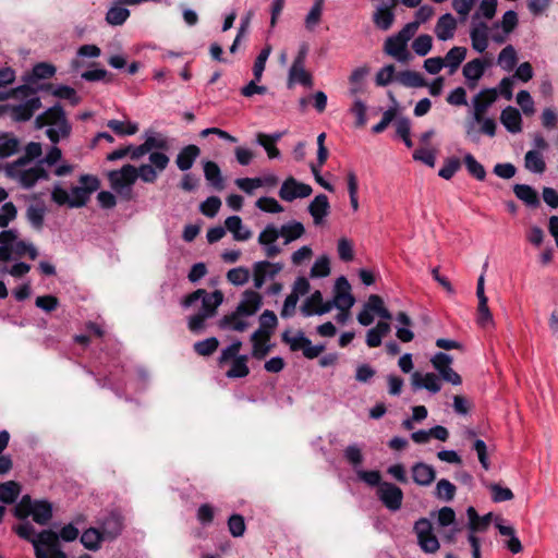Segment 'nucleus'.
Listing matches in <instances>:
<instances>
[{
	"instance_id": "1",
	"label": "nucleus",
	"mask_w": 558,
	"mask_h": 558,
	"mask_svg": "<svg viewBox=\"0 0 558 558\" xmlns=\"http://www.w3.org/2000/svg\"><path fill=\"white\" fill-rule=\"evenodd\" d=\"M45 126L48 128L46 135L52 144H58L60 140L69 137L72 130L71 123L59 104L48 108L35 119L36 129Z\"/></svg>"
},
{
	"instance_id": "2",
	"label": "nucleus",
	"mask_w": 558,
	"mask_h": 558,
	"mask_svg": "<svg viewBox=\"0 0 558 558\" xmlns=\"http://www.w3.org/2000/svg\"><path fill=\"white\" fill-rule=\"evenodd\" d=\"M25 166H14V162L8 163L5 173L9 178L16 180L23 189H32L39 180H48L49 174L40 163L34 167L23 169Z\"/></svg>"
},
{
	"instance_id": "3",
	"label": "nucleus",
	"mask_w": 558,
	"mask_h": 558,
	"mask_svg": "<svg viewBox=\"0 0 558 558\" xmlns=\"http://www.w3.org/2000/svg\"><path fill=\"white\" fill-rule=\"evenodd\" d=\"M108 178L116 193L131 199L132 186L137 179V169L134 166L125 165L120 170L109 172Z\"/></svg>"
},
{
	"instance_id": "4",
	"label": "nucleus",
	"mask_w": 558,
	"mask_h": 558,
	"mask_svg": "<svg viewBox=\"0 0 558 558\" xmlns=\"http://www.w3.org/2000/svg\"><path fill=\"white\" fill-rule=\"evenodd\" d=\"M198 300H202V308L199 312L206 314L208 317H211L216 314L217 308L222 303L223 294L220 290L208 293L204 289H197L184 298L182 305L184 307H189Z\"/></svg>"
},
{
	"instance_id": "5",
	"label": "nucleus",
	"mask_w": 558,
	"mask_h": 558,
	"mask_svg": "<svg viewBox=\"0 0 558 558\" xmlns=\"http://www.w3.org/2000/svg\"><path fill=\"white\" fill-rule=\"evenodd\" d=\"M308 48L303 44L296 57L294 58L292 65L289 70L288 82L289 86L293 84H301L305 87H310L313 84L312 74L305 70V61L307 57Z\"/></svg>"
},
{
	"instance_id": "6",
	"label": "nucleus",
	"mask_w": 558,
	"mask_h": 558,
	"mask_svg": "<svg viewBox=\"0 0 558 558\" xmlns=\"http://www.w3.org/2000/svg\"><path fill=\"white\" fill-rule=\"evenodd\" d=\"M15 533L28 542H31L35 549L36 558H49L50 551L44 543L43 535L45 533H54L51 530H44L36 534L34 526L29 522H24L15 527Z\"/></svg>"
},
{
	"instance_id": "7",
	"label": "nucleus",
	"mask_w": 558,
	"mask_h": 558,
	"mask_svg": "<svg viewBox=\"0 0 558 558\" xmlns=\"http://www.w3.org/2000/svg\"><path fill=\"white\" fill-rule=\"evenodd\" d=\"M82 186H74L70 193V207L80 208L86 205L89 196L99 187V181L93 175H82L80 179Z\"/></svg>"
},
{
	"instance_id": "8",
	"label": "nucleus",
	"mask_w": 558,
	"mask_h": 558,
	"mask_svg": "<svg viewBox=\"0 0 558 558\" xmlns=\"http://www.w3.org/2000/svg\"><path fill=\"white\" fill-rule=\"evenodd\" d=\"M414 532L421 549L427 554H434L439 549V542L433 533V526L428 519L421 518L414 524Z\"/></svg>"
},
{
	"instance_id": "9",
	"label": "nucleus",
	"mask_w": 558,
	"mask_h": 558,
	"mask_svg": "<svg viewBox=\"0 0 558 558\" xmlns=\"http://www.w3.org/2000/svg\"><path fill=\"white\" fill-rule=\"evenodd\" d=\"M377 497L383 505L390 511L396 512L401 509L403 501V492L397 485L384 482L377 488Z\"/></svg>"
},
{
	"instance_id": "10",
	"label": "nucleus",
	"mask_w": 558,
	"mask_h": 558,
	"mask_svg": "<svg viewBox=\"0 0 558 558\" xmlns=\"http://www.w3.org/2000/svg\"><path fill=\"white\" fill-rule=\"evenodd\" d=\"M355 300L351 294V287L347 278L341 276L336 281V292L332 301H327L331 305V310L337 307L342 312H349Z\"/></svg>"
},
{
	"instance_id": "11",
	"label": "nucleus",
	"mask_w": 558,
	"mask_h": 558,
	"mask_svg": "<svg viewBox=\"0 0 558 558\" xmlns=\"http://www.w3.org/2000/svg\"><path fill=\"white\" fill-rule=\"evenodd\" d=\"M312 186L296 181L293 177L286 179L279 190V197L284 202L305 198L312 194Z\"/></svg>"
},
{
	"instance_id": "12",
	"label": "nucleus",
	"mask_w": 558,
	"mask_h": 558,
	"mask_svg": "<svg viewBox=\"0 0 558 558\" xmlns=\"http://www.w3.org/2000/svg\"><path fill=\"white\" fill-rule=\"evenodd\" d=\"M497 98V88H484L476 94L472 99L473 121H480Z\"/></svg>"
},
{
	"instance_id": "13",
	"label": "nucleus",
	"mask_w": 558,
	"mask_h": 558,
	"mask_svg": "<svg viewBox=\"0 0 558 558\" xmlns=\"http://www.w3.org/2000/svg\"><path fill=\"white\" fill-rule=\"evenodd\" d=\"M484 275L482 274L480 278L477 279V286H476V296L478 299V306H477V324L486 328L488 326L494 325V319L492 312L488 307V299L485 295L484 291Z\"/></svg>"
},
{
	"instance_id": "14",
	"label": "nucleus",
	"mask_w": 558,
	"mask_h": 558,
	"mask_svg": "<svg viewBox=\"0 0 558 558\" xmlns=\"http://www.w3.org/2000/svg\"><path fill=\"white\" fill-rule=\"evenodd\" d=\"M41 108V100L38 96H34L26 101L8 106V109L11 111V118L15 122H26L29 121L35 111Z\"/></svg>"
},
{
	"instance_id": "15",
	"label": "nucleus",
	"mask_w": 558,
	"mask_h": 558,
	"mask_svg": "<svg viewBox=\"0 0 558 558\" xmlns=\"http://www.w3.org/2000/svg\"><path fill=\"white\" fill-rule=\"evenodd\" d=\"M282 269L281 264L270 263L268 260L256 262L253 265V280L254 287L260 289L267 277L274 278Z\"/></svg>"
},
{
	"instance_id": "16",
	"label": "nucleus",
	"mask_w": 558,
	"mask_h": 558,
	"mask_svg": "<svg viewBox=\"0 0 558 558\" xmlns=\"http://www.w3.org/2000/svg\"><path fill=\"white\" fill-rule=\"evenodd\" d=\"M331 311V305L323 301V294L316 290L302 304L301 313L305 317L323 315Z\"/></svg>"
},
{
	"instance_id": "17",
	"label": "nucleus",
	"mask_w": 558,
	"mask_h": 558,
	"mask_svg": "<svg viewBox=\"0 0 558 558\" xmlns=\"http://www.w3.org/2000/svg\"><path fill=\"white\" fill-rule=\"evenodd\" d=\"M262 295L253 290H246L242 294V299L236 306L238 313H242L245 316L254 315L262 306Z\"/></svg>"
},
{
	"instance_id": "18",
	"label": "nucleus",
	"mask_w": 558,
	"mask_h": 558,
	"mask_svg": "<svg viewBox=\"0 0 558 558\" xmlns=\"http://www.w3.org/2000/svg\"><path fill=\"white\" fill-rule=\"evenodd\" d=\"M246 317L247 316H245L244 314L238 313V310L235 308L232 313L225 315L218 322V327L221 330L243 332L250 326L248 322L246 320Z\"/></svg>"
},
{
	"instance_id": "19",
	"label": "nucleus",
	"mask_w": 558,
	"mask_h": 558,
	"mask_svg": "<svg viewBox=\"0 0 558 558\" xmlns=\"http://www.w3.org/2000/svg\"><path fill=\"white\" fill-rule=\"evenodd\" d=\"M407 45L408 43L396 34L385 41V51L396 60L407 62L410 57Z\"/></svg>"
},
{
	"instance_id": "20",
	"label": "nucleus",
	"mask_w": 558,
	"mask_h": 558,
	"mask_svg": "<svg viewBox=\"0 0 558 558\" xmlns=\"http://www.w3.org/2000/svg\"><path fill=\"white\" fill-rule=\"evenodd\" d=\"M123 530V519L117 512L108 514L100 524V531L106 539L117 538Z\"/></svg>"
},
{
	"instance_id": "21",
	"label": "nucleus",
	"mask_w": 558,
	"mask_h": 558,
	"mask_svg": "<svg viewBox=\"0 0 558 558\" xmlns=\"http://www.w3.org/2000/svg\"><path fill=\"white\" fill-rule=\"evenodd\" d=\"M413 482L420 486H429L436 478L435 469L424 462H416L411 468Z\"/></svg>"
},
{
	"instance_id": "22",
	"label": "nucleus",
	"mask_w": 558,
	"mask_h": 558,
	"mask_svg": "<svg viewBox=\"0 0 558 558\" xmlns=\"http://www.w3.org/2000/svg\"><path fill=\"white\" fill-rule=\"evenodd\" d=\"M330 209L328 197L325 194H318L308 205V213L313 217L314 223L319 226L328 216Z\"/></svg>"
},
{
	"instance_id": "23",
	"label": "nucleus",
	"mask_w": 558,
	"mask_h": 558,
	"mask_svg": "<svg viewBox=\"0 0 558 558\" xmlns=\"http://www.w3.org/2000/svg\"><path fill=\"white\" fill-rule=\"evenodd\" d=\"M472 48L477 52H484L488 47V26L485 22H473L470 31Z\"/></svg>"
},
{
	"instance_id": "24",
	"label": "nucleus",
	"mask_w": 558,
	"mask_h": 558,
	"mask_svg": "<svg viewBox=\"0 0 558 558\" xmlns=\"http://www.w3.org/2000/svg\"><path fill=\"white\" fill-rule=\"evenodd\" d=\"M500 122L510 133L515 134L522 131L521 113L512 106H508L501 111Z\"/></svg>"
},
{
	"instance_id": "25",
	"label": "nucleus",
	"mask_w": 558,
	"mask_h": 558,
	"mask_svg": "<svg viewBox=\"0 0 558 558\" xmlns=\"http://www.w3.org/2000/svg\"><path fill=\"white\" fill-rule=\"evenodd\" d=\"M201 155V149L194 144L184 146L177 155L175 165L181 171L190 170Z\"/></svg>"
},
{
	"instance_id": "26",
	"label": "nucleus",
	"mask_w": 558,
	"mask_h": 558,
	"mask_svg": "<svg viewBox=\"0 0 558 558\" xmlns=\"http://www.w3.org/2000/svg\"><path fill=\"white\" fill-rule=\"evenodd\" d=\"M412 386L414 389L425 388L432 393H437L441 389L440 380L434 373H426L422 376L418 372H415L412 375Z\"/></svg>"
},
{
	"instance_id": "27",
	"label": "nucleus",
	"mask_w": 558,
	"mask_h": 558,
	"mask_svg": "<svg viewBox=\"0 0 558 558\" xmlns=\"http://www.w3.org/2000/svg\"><path fill=\"white\" fill-rule=\"evenodd\" d=\"M456 28V19L450 13H446L438 19L435 26V34L439 40L446 41L454 36Z\"/></svg>"
},
{
	"instance_id": "28",
	"label": "nucleus",
	"mask_w": 558,
	"mask_h": 558,
	"mask_svg": "<svg viewBox=\"0 0 558 558\" xmlns=\"http://www.w3.org/2000/svg\"><path fill=\"white\" fill-rule=\"evenodd\" d=\"M57 69L53 64L39 62L35 64L32 71L23 76L24 82L37 84L40 80H48L54 76Z\"/></svg>"
},
{
	"instance_id": "29",
	"label": "nucleus",
	"mask_w": 558,
	"mask_h": 558,
	"mask_svg": "<svg viewBox=\"0 0 558 558\" xmlns=\"http://www.w3.org/2000/svg\"><path fill=\"white\" fill-rule=\"evenodd\" d=\"M462 72L468 86L473 89L485 72V63L481 59L471 60L464 64Z\"/></svg>"
},
{
	"instance_id": "30",
	"label": "nucleus",
	"mask_w": 558,
	"mask_h": 558,
	"mask_svg": "<svg viewBox=\"0 0 558 558\" xmlns=\"http://www.w3.org/2000/svg\"><path fill=\"white\" fill-rule=\"evenodd\" d=\"M20 140L10 132H0V159L9 158L20 150Z\"/></svg>"
},
{
	"instance_id": "31",
	"label": "nucleus",
	"mask_w": 558,
	"mask_h": 558,
	"mask_svg": "<svg viewBox=\"0 0 558 558\" xmlns=\"http://www.w3.org/2000/svg\"><path fill=\"white\" fill-rule=\"evenodd\" d=\"M52 87L51 84H43L36 86L35 83L24 82L23 85L14 87L10 90V98L29 99L31 96L36 95L39 90H49Z\"/></svg>"
},
{
	"instance_id": "32",
	"label": "nucleus",
	"mask_w": 558,
	"mask_h": 558,
	"mask_svg": "<svg viewBox=\"0 0 558 558\" xmlns=\"http://www.w3.org/2000/svg\"><path fill=\"white\" fill-rule=\"evenodd\" d=\"M17 239L15 229H8L0 232V260L8 262L11 259L12 245Z\"/></svg>"
},
{
	"instance_id": "33",
	"label": "nucleus",
	"mask_w": 558,
	"mask_h": 558,
	"mask_svg": "<svg viewBox=\"0 0 558 558\" xmlns=\"http://www.w3.org/2000/svg\"><path fill=\"white\" fill-rule=\"evenodd\" d=\"M466 513L469 518L470 533L475 535V532H485L488 529L492 513L480 517L473 507H469Z\"/></svg>"
},
{
	"instance_id": "34",
	"label": "nucleus",
	"mask_w": 558,
	"mask_h": 558,
	"mask_svg": "<svg viewBox=\"0 0 558 558\" xmlns=\"http://www.w3.org/2000/svg\"><path fill=\"white\" fill-rule=\"evenodd\" d=\"M104 534L99 529L89 527L81 535L82 545L88 550H98L101 547V542L105 541Z\"/></svg>"
},
{
	"instance_id": "35",
	"label": "nucleus",
	"mask_w": 558,
	"mask_h": 558,
	"mask_svg": "<svg viewBox=\"0 0 558 558\" xmlns=\"http://www.w3.org/2000/svg\"><path fill=\"white\" fill-rule=\"evenodd\" d=\"M390 331V325L387 322H378L377 325L366 333V344L369 348H377L381 344L383 338Z\"/></svg>"
},
{
	"instance_id": "36",
	"label": "nucleus",
	"mask_w": 558,
	"mask_h": 558,
	"mask_svg": "<svg viewBox=\"0 0 558 558\" xmlns=\"http://www.w3.org/2000/svg\"><path fill=\"white\" fill-rule=\"evenodd\" d=\"M226 229L233 234L236 241H246L252 233L248 229L243 228L242 219L239 216H230L225 221Z\"/></svg>"
},
{
	"instance_id": "37",
	"label": "nucleus",
	"mask_w": 558,
	"mask_h": 558,
	"mask_svg": "<svg viewBox=\"0 0 558 558\" xmlns=\"http://www.w3.org/2000/svg\"><path fill=\"white\" fill-rule=\"evenodd\" d=\"M515 196L530 207H537L539 198L536 191L527 184H515L513 186Z\"/></svg>"
},
{
	"instance_id": "38",
	"label": "nucleus",
	"mask_w": 558,
	"mask_h": 558,
	"mask_svg": "<svg viewBox=\"0 0 558 558\" xmlns=\"http://www.w3.org/2000/svg\"><path fill=\"white\" fill-rule=\"evenodd\" d=\"M278 325L276 314L270 310H265L259 316V328L256 331H260L266 340H270V337Z\"/></svg>"
},
{
	"instance_id": "39",
	"label": "nucleus",
	"mask_w": 558,
	"mask_h": 558,
	"mask_svg": "<svg viewBox=\"0 0 558 558\" xmlns=\"http://www.w3.org/2000/svg\"><path fill=\"white\" fill-rule=\"evenodd\" d=\"M123 5L124 4H120L119 0H117L114 4L107 11L106 21L108 24L119 26L128 20L130 16V11Z\"/></svg>"
},
{
	"instance_id": "40",
	"label": "nucleus",
	"mask_w": 558,
	"mask_h": 558,
	"mask_svg": "<svg viewBox=\"0 0 558 558\" xmlns=\"http://www.w3.org/2000/svg\"><path fill=\"white\" fill-rule=\"evenodd\" d=\"M280 236L284 239V244H289L294 240L300 239L305 233L303 223L299 221H291L282 225L279 229Z\"/></svg>"
},
{
	"instance_id": "41",
	"label": "nucleus",
	"mask_w": 558,
	"mask_h": 558,
	"mask_svg": "<svg viewBox=\"0 0 558 558\" xmlns=\"http://www.w3.org/2000/svg\"><path fill=\"white\" fill-rule=\"evenodd\" d=\"M396 319L400 325H402V327L397 328V338L402 342L412 341L414 339V332L409 328L412 325L410 316L405 312H399Z\"/></svg>"
},
{
	"instance_id": "42",
	"label": "nucleus",
	"mask_w": 558,
	"mask_h": 558,
	"mask_svg": "<svg viewBox=\"0 0 558 558\" xmlns=\"http://www.w3.org/2000/svg\"><path fill=\"white\" fill-rule=\"evenodd\" d=\"M205 179L217 190L223 189V179L219 166L215 161L204 162Z\"/></svg>"
},
{
	"instance_id": "43",
	"label": "nucleus",
	"mask_w": 558,
	"mask_h": 558,
	"mask_svg": "<svg viewBox=\"0 0 558 558\" xmlns=\"http://www.w3.org/2000/svg\"><path fill=\"white\" fill-rule=\"evenodd\" d=\"M253 344L252 356L256 360H263L270 351L269 340L260 335V331H254L251 336Z\"/></svg>"
},
{
	"instance_id": "44",
	"label": "nucleus",
	"mask_w": 558,
	"mask_h": 558,
	"mask_svg": "<svg viewBox=\"0 0 558 558\" xmlns=\"http://www.w3.org/2000/svg\"><path fill=\"white\" fill-rule=\"evenodd\" d=\"M248 356L242 354L235 357L230 368L227 371L226 376L228 378H243L250 374V368L247 366Z\"/></svg>"
},
{
	"instance_id": "45",
	"label": "nucleus",
	"mask_w": 558,
	"mask_h": 558,
	"mask_svg": "<svg viewBox=\"0 0 558 558\" xmlns=\"http://www.w3.org/2000/svg\"><path fill=\"white\" fill-rule=\"evenodd\" d=\"M496 526L502 536L509 537V539L506 542V547L508 550H510L512 554L521 553L523 547L521 541L515 535L514 529L510 525L504 524H497Z\"/></svg>"
},
{
	"instance_id": "46",
	"label": "nucleus",
	"mask_w": 558,
	"mask_h": 558,
	"mask_svg": "<svg viewBox=\"0 0 558 558\" xmlns=\"http://www.w3.org/2000/svg\"><path fill=\"white\" fill-rule=\"evenodd\" d=\"M33 520L38 524H47L52 517V507L48 501H35L32 512Z\"/></svg>"
},
{
	"instance_id": "47",
	"label": "nucleus",
	"mask_w": 558,
	"mask_h": 558,
	"mask_svg": "<svg viewBox=\"0 0 558 558\" xmlns=\"http://www.w3.org/2000/svg\"><path fill=\"white\" fill-rule=\"evenodd\" d=\"M21 493V486L14 481L0 484V501L3 504H13Z\"/></svg>"
},
{
	"instance_id": "48",
	"label": "nucleus",
	"mask_w": 558,
	"mask_h": 558,
	"mask_svg": "<svg viewBox=\"0 0 558 558\" xmlns=\"http://www.w3.org/2000/svg\"><path fill=\"white\" fill-rule=\"evenodd\" d=\"M43 148L41 144L37 142H31L26 145L24 155L14 160V166H27L34 159L41 156Z\"/></svg>"
},
{
	"instance_id": "49",
	"label": "nucleus",
	"mask_w": 558,
	"mask_h": 558,
	"mask_svg": "<svg viewBox=\"0 0 558 558\" xmlns=\"http://www.w3.org/2000/svg\"><path fill=\"white\" fill-rule=\"evenodd\" d=\"M525 168L533 173H543L546 169V163L537 150H529L524 157Z\"/></svg>"
},
{
	"instance_id": "50",
	"label": "nucleus",
	"mask_w": 558,
	"mask_h": 558,
	"mask_svg": "<svg viewBox=\"0 0 558 558\" xmlns=\"http://www.w3.org/2000/svg\"><path fill=\"white\" fill-rule=\"evenodd\" d=\"M466 56V48L464 47H453L451 48L446 57H445V65L449 66L450 72L453 73L458 70L460 64L463 62Z\"/></svg>"
},
{
	"instance_id": "51",
	"label": "nucleus",
	"mask_w": 558,
	"mask_h": 558,
	"mask_svg": "<svg viewBox=\"0 0 558 558\" xmlns=\"http://www.w3.org/2000/svg\"><path fill=\"white\" fill-rule=\"evenodd\" d=\"M282 341L289 344L290 350L293 352H303L305 345H308L311 343V340L307 337H305V335L302 331H299L295 336H291L289 331H284L282 333Z\"/></svg>"
},
{
	"instance_id": "52",
	"label": "nucleus",
	"mask_w": 558,
	"mask_h": 558,
	"mask_svg": "<svg viewBox=\"0 0 558 558\" xmlns=\"http://www.w3.org/2000/svg\"><path fill=\"white\" fill-rule=\"evenodd\" d=\"M107 126L119 136L133 135L138 131V125L134 122H123L119 120H109Z\"/></svg>"
},
{
	"instance_id": "53",
	"label": "nucleus",
	"mask_w": 558,
	"mask_h": 558,
	"mask_svg": "<svg viewBox=\"0 0 558 558\" xmlns=\"http://www.w3.org/2000/svg\"><path fill=\"white\" fill-rule=\"evenodd\" d=\"M393 20L395 15L391 11V8L389 7L379 8L374 13V23L378 28L383 31L389 29L393 23Z\"/></svg>"
},
{
	"instance_id": "54",
	"label": "nucleus",
	"mask_w": 558,
	"mask_h": 558,
	"mask_svg": "<svg viewBox=\"0 0 558 558\" xmlns=\"http://www.w3.org/2000/svg\"><path fill=\"white\" fill-rule=\"evenodd\" d=\"M517 51L513 48V46L508 45L506 46L498 56V64L505 70V71H511L515 63H517Z\"/></svg>"
},
{
	"instance_id": "55",
	"label": "nucleus",
	"mask_w": 558,
	"mask_h": 558,
	"mask_svg": "<svg viewBox=\"0 0 558 558\" xmlns=\"http://www.w3.org/2000/svg\"><path fill=\"white\" fill-rule=\"evenodd\" d=\"M464 165L468 172L478 181H484L486 171L482 163H480L472 154L464 156Z\"/></svg>"
},
{
	"instance_id": "56",
	"label": "nucleus",
	"mask_w": 558,
	"mask_h": 558,
	"mask_svg": "<svg viewBox=\"0 0 558 558\" xmlns=\"http://www.w3.org/2000/svg\"><path fill=\"white\" fill-rule=\"evenodd\" d=\"M456 486L448 480L441 478L436 484L435 496L438 499L450 501L454 498Z\"/></svg>"
},
{
	"instance_id": "57",
	"label": "nucleus",
	"mask_w": 558,
	"mask_h": 558,
	"mask_svg": "<svg viewBox=\"0 0 558 558\" xmlns=\"http://www.w3.org/2000/svg\"><path fill=\"white\" fill-rule=\"evenodd\" d=\"M45 213L46 208L43 204L31 205L26 210V217L34 228L40 229L44 225Z\"/></svg>"
},
{
	"instance_id": "58",
	"label": "nucleus",
	"mask_w": 558,
	"mask_h": 558,
	"mask_svg": "<svg viewBox=\"0 0 558 558\" xmlns=\"http://www.w3.org/2000/svg\"><path fill=\"white\" fill-rule=\"evenodd\" d=\"M324 8V0H315L310 12L305 17V26L307 29H314L320 22Z\"/></svg>"
},
{
	"instance_id": "59",
	"label": "nucleus",
	"mask_w": 558,
	"mask_h": 558,
	"mask_svg": "<svg viewBox=\"0 0 558 558\" xmlns=\"http://www.w3.org/2000/svg\"><path fill=\"white\" fill-rule=\"evenodd\" d=\"M219 347V341L216 337H210L194 343V351L201 356L211 355Z\"/></svg>"
},
{
	"instance_id": "60",
	"label": "nucleus",
	"mask_w": 558,
	"mask_h": 558,
	"mask_svg": "<svg viewBox=\"0 0 558 558\" xmlns=\"http://www.w3.org/2000/svg\"><path fill=\"white\" fill-rule=\"evenodd\" d=\"M51 94L61 99L70 100V102L75 106L80 102V97L76 94V90L68 85H57L56 87H51Z\"/></svg>"
},
{
	"instance_id": "61",
	"label": "nucleus",
	"mask_w": 558,
	"mask_h": 558,
	"mask_svg": "<svg viewBox=\"0 0 558 558\" xmlns=\"http://www.w3.org/2000/svg\"><path fill=\"white\" fill-rule=\"evenodd\" d=\"M518 25V14L515 11L509 10L504 13L501 22L495 23L492 27L493 31L502 28L504 33L510 34Z\"/></svg>"
},
{
	"instance_id": "62",
	"label": "nucleus",
	"mask_w": 558,
	"mask_h": 558,
	"mask_svg": "<svg viewBox=\"0 0 558 558\" xmlns=\"http://www.w3.org/2000/svg\"><path fill=\"white\" fill-rule=\"evenodd\" d=\"M368 74V68L367 66H359L354 69L349 77L351 88L350 94L356 95L362 90V82L364 81L365 76Z\"/></svg>"
},
{
	"instance_id": "63",
	"label": "nucleus",
	"mask_w": 558,
	"mask_h": 558,
	"mask_svg": "<svg viewBox=\"0 0 558 558\" xmlns=\"http://www.w3.org/2000/svg\"><path fill=\"white\" fill-rule=\"evenodd\" d=\"M497 10V0H482L478 10L473 14V22H476L481 16L492 20Z\"/></svg>"
},
{
	"instance_id": "64",
	"label": "nucleus",
	"mask_w": 558,
	"mask_h": 558,
	"mask_svg": "<svg viewBox=\"0 0 558 558\" xmlns=\"http://www.w3.org/2000/svg\"><path fill=\"white\" fill-rule=\"evenodd\" d=\"M432 46L433 38L427 34H422L417 36L412 43V48L414 52L421 57L426 56L430 51Z\"/></svg>"
}]
</instances>
